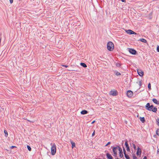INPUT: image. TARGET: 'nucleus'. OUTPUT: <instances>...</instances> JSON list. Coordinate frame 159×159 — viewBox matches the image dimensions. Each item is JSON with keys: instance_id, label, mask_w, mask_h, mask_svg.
Wrapping results in <instances>:
<instances>
[{"instance_id": "a211bd4d", "label": "nucleus", "mask_w": 159, "mask_h": 159, "mask_svg": "<svg viewBox=\"0 0 159 159\" xmlns=\"http://www.w3.org/2000/svg\"><path fill=\"white\" fill-rule=\"evenodd\" d=\"M152 101L154 103H156V104H159L158 102L156 99L153 98L152 99Z\"/></svg>"}, {"instance_id": "c9c22d12", "label": "nucleus", "mask_w": 159, "mask_h": 159, "mask_svg": "<svg viewBox=\"0 0 159 159\" xmlns=\"http://www.w3.org/2000/svg\"><path fill=\"white\" fill-rule=\"evenodd\" d=\"M13 0H9L10 3L11 4L13 2Z\"/></svg>"}, {"instance_id": "c85d7f7f", "label": "nucleus", "mask_w": 159, "mask_h": 159, "mask_svg": "<svg viewBox=\"0 0 159 159\" xmlns=\"http://www.w3.org/2000/svg\"><path fill=\"white\" fill-rule=\"evenodd\" d=\"M157 124L158 125H159V118H157Z\"/></svg>"}, {"instance_id": "4468645a", "label": "nucleus", "mask_w": 159, "mask_h": 159, "mask_svg": "<svg viewBox=\"0 0 159 159\" xmlns=\"http://www.w3.org/2000/svg\"><path fill=\"white\" fill-rule=\"evenodd\" d=\"M140 121H141L142 123H144L145 121V118L144 117H140Z\"/></svg>"}, {"instance_id": "6e6552de", "label": "nucleus", "mask_w": 159, "mask_h": 159, "mask_svg": "<svg viewBox=\"0 0 159 159\" xmlns=\"http://www.w3.org/2000/svg\"><path fill=\"white\" fill-rule=\"evenodd\" d=\"M137 72L139 75L140 76H143L144 75V72L141 69H138Z\"/></svg>"}, {"instance_id": "a878e982", "label": "nucleus", "mask_w": 159, "mask_h": 159, "mask_svg": "<svg viewBox=\"0 0 159 159\" xmlns=\"http://www.w3.org/2000/svg\"><path fill=\"white\" fill-rule=\"evenodd\" d=\"M123 150L124 154L125 155V154H126V151H125V148L124 147L123 148Z\"/></svg>"}, {"instance_id": "0eeeda50", "label": "nucleus", "mask_w": 159, "mask_h": 159, "mask_svg": "<svg viewBox=\"0 0 159 159\" xmlns=\"http://www.w3.org/2000/svg\"><path fill=\"white\" fill-rule=\"evenodd\" d=\"M126 32L127 34H136V33L135 32H134V31L130 30H126Z\"/></svg>"}, {"instance_id": "b1692460", "label": "nucleus", "mask_w": 159, "mask_h": 159, "mask_svg": "<svg viewBox=\"0 0 159 159\" xmlns=\"http://www.w3.org/2000/svg\"><path fill=\"white\" fill-rule=\"evenodd\" d=\"M156 133L157 135L159 136V129H157L156 131Z\"/></svg>"}, {"instance_id": "39448f33", "label": "nucleus", "mask_w": 159, "mask_h": 159, "mask_svg": "<svg viewBox=\"0 0 159 159\" xmlns=\"http://www.w3.org/2000/svg\"><path fill=\"white\" fill-rule=\"evenodd\" d=\"M118 149L117 147H114L112 148L114 156H116L117 154V150Z\"/></svg>"}, {"instance_id": "bb28decb", "label": "nucleus", "mask_w": 159, "mask_h": 159, "mask_svg": "<svg viewBox=\"0 0 159 159\" xmlns=\"http://www.w3.org/2000/svg\"><path fill=\"white\" fill-rule=\"evenodd\" d=\"M133 159H137V158L136 157L135 155H133Z\"/></svg>"}, {"instance_id": "aec40b11", "label": "nucleus", "mask_w": 159, "mask_h": 159, "mask_svg": "<svg viewBox=\"0 0 159 159\" xmlns=\"http://www.w3.org/2000/svg\"><path fill=\"white\" fill-rule=\"evenodd\" d=\"M116 65L118 67H120L121 65L120 63L118 62H116Z\"/></svg>"}, {"instance_id": "2eb2a0df", "label": "nucleus", "mask_w": 159, "mask_h": 159, "mask_svg": "<svg viewBox=\"0 0 159 159\" xmlns=\"http://www.w3.org/2000/svg\"><path fill=\"white\" fill-rule=\"evenodd\" d=\"M80 65L81 66L84 67H86L87 66L84 63L81 62L80 63Z\"/></svg>"}, {"instance_id": "423d86ee", "label": "nucleus", "mask_w": 159, "mask_h": 159, "mask_svg": "<svg viewBox=\"0 0 159 159\" xmlns=\"http://www.w3.org/2000/svg\"><path fill=\"white\" fill-rule=\"evenodd\" d=\"M127 96L129 98L132 97L133 95V92L131 90H128L126 93Z\"/></svg>"}, {"instance_id": "c03bdc74", "label": "nucleus", "mask_w": 159, "mask_h": 159, "mask_svg": "<svg viewBox=\"0 0 159 159\" xmlns=\"http://www.w3.org/2000/svg\"><path fill=\"white\" fill-rule=\"evenodd\" d=\"M117 159H119L118 158H117Z\"/></svg>"}, {"instance_id": "58836bf2", "label": "nucleus", "mask_w": 159, "mask_h": 159, "mask_svg": "<svg viewBox=\"0 0 159 159\" xmlns=\"http://www.w3.org/2000/svg\"><path fill=\"white\" fill-rule=\"evenodd\" d=\"M95 122V120H94L91 123V124H93Z\"/></svg>"}, {"instance_id": "1a4fd4ad", "label": "nucleus", "mask_w": 159, "mask_h": 159, "mask_svg": "<svg viewBox=\"0 0 159 159\" xmlns=\"http://www.w3.org/2000/svg\"><path fill=\"white\" fill-rule=\"evenodd\" d=\"M117 92L116 90L111 91L110 92V94L113 96H115L117 95Z\"/></svg>"}, {"instance_id": "ddd939ff", "label": "nucleus", "mask_w": 159, "mask_h": 159, "mask_svg": "<svg viewBox=\"0 0 159 159\" xmlns=\"http://www.w3.org/2000/svg\"><path fill=\"white\" fill-rule=\"evenodd\" d=\"M80 113L81 114L84 115L87 114L88 112L87 111L84 110L81 111Z\"/></svg>"}, {"instance_id": "72a5a7b5", "label": "nucleus", "mask_w": 159, "mask_h": 159, "mask_svg": "<svg viewBox=\"0 0 159 159\" xmlns=\"http://www.w3.org/2000/svg\"><path fill=\"white\" fill-rule=\"evenodd\" d=\"M157 51L158 52H159V46L157 47Z\"/></svg>"}, {"instance_id": "9b49d317", "label": "nucleus", "mask_w": 159, "mask_h": 159, "mask_svg": "<svg viewBox=\"0 0 159 159\" xmlns=\"http://www.w3.org/2000/svg\"><path fill=\"white\" fill-rule=\"evenodd\" d=\"M141 149L139 148L138 147L137 149V151L136 152V154L138 156L140 155L141 154Z\"/></svg>"}, {"instance_id": "7c9ffc66", "label": "nucleus", "mask_w": 159, "mask_h": 159, "mask_svg": "<svg viewBox=\"0 0 159 159\" xmlns=\"http://www.w3.org/2000/svg\"><path fill=\"white\" fill-rule=\"evenodd\" d=\"M123 153H121L120 154V157L121 158H122V157H123Z\"/></svg>"}, {"instance_id": "f257e3e1", "label": "nucleus", "mask_w": 159, "mask_h": 159, "mask_svg": "<svg viewBox=\"0 0 159 159\" xmlns=\"http://www.w3.org/2000/svg\"><path fill=\"white\" fill-rule=\"evenodd\" d=\"M145 108L147 110L154 112H156L157 110V109L156 107H153V106L152 105H150V104L149 103L146 104Z\"/></svg>"}, {"instance_id": "e433bc0d", "label": "nucleus", "mask_w": 159, "mask_h": 159, "mask_svg": "<svg viewBox=\"0 0 159 159\" xmlns=\"http://www.w3.org/2000/svg\"><path fill=\"white\" fill-rule=\"evenodd\" d=\"M94 134H95V131H94L93 133L92 134V136H93L94 135Z\"/></svg>"}, {"instance_id": "9d476101", "label": "nucleus", "mask_w": 159, "mask_h": 159, "mask_svg": "<svg viewBox=\"0 0 159 159\" xmlns=\"http://www.w3.org/2000/svg\"><path fill=\"white\" fill-rule=\"evenodd\" d=\"M125 146L126 148V150L127 151H130V149L129 148V146L128 143V141H126L125 142Z\"/></svg>"}, {"instance_id": "7ed1b4c3", "label": "nucleus", "mask_w": 159, "mask_h": 159, "mask_svg": "<svg viewBox=\"0 0 159 159\" xmlns=\"http://www.w3.org/2000/svg\"><path fill=\"white\" fill-rule=\"evenodd\" d=\"M107 48L108 50L110 51L113 50L114 48L113 43L111 41L109 42L107 44Z\"/></svg>"}, {"instance_id": "a19ab883", "label": "nucleus", "mask_w": 159, "mask_h": 159, "mask_svg": "<svg viewBox=\"0 0 159 159\" xmlns=\"http://www.w3.org/2000/svg\"><path fill=\"white\" fill-rule=\"evenodd\" d=\"M121 153H123L122 151V152H120V151L119 152V154H121Z\"/></svg>"}, {"instance_id": "393cba45", "label": "nucleus", "mask_w": 159, "mask_h": 159, "mask_svg": "<svg viewBox=\"0 0 159 159\" xmlns=\"http://www.w3.org/2000/svg\"><path fill=\"white\" fill-rule=\"evenodd\" d=\"M148 88L149 89H151V84L150 83H149L148 85Z\"/></svg>"}, {"instance_id": "79ce46f5", "label": "nucleus", "mask_w": 159, "mask_h": 159, "mask_svg": "<svg viewBox=\"0 0 159 159\" xmlns=\"http://www.w3.org/2000/svg\"><path fill=\"white\" fill-rule=\"evenodd\" d=\"M157 152H159V148L157 150Z\"/></svg>"}, {"instance_id": "cd10ccee", "label": "nucleus", "mask_w": 159, "mask_h": 159, "mask_svg": "<svg viewBox=\"0 0 159 159\" xmlns=\"http://www.w3.org/2000/svg\"><path fill=\"white\" fill-rule=\"evenodd\" d=\"M133 145V148L134 149H136V147L134 143L132 144Z\"/></svg>"}, {"instance_id": "dca6fc26", "label": "nucleus", "mask_w": 159, "mask_h": 159, "mask_svg": "<svg viewBox=\"0 0 159 159\" xmlns=\"http://www.w3.org/2000/svg\"><path fill=\"white\" fill-rule=\"evenodd\" d=\"M70 141L72 144V148H73L75 146V143L71 140H70Z\"/></svg>"}, {"instance_id": "20e7f679", "label": "nucleus", "mask_w": 159, "mask_h": 159, "mask_svg": "<svg viewBox=\"0 0 159 159\" xmlns=\"http://www.w3.org/2000/svg\"><path fill=\"white\" fill-rule=\"evenodd\" d=\"M128 50L130 53L133 55H135L137 53V51L132 48H128Z\"/></svg>"}, {"instance_id": "473e14b6", "label": "nucleus", "mask_w": 159, "mask_h": 159, "mask_svg": "<svg viewBox=\"0 0 159 159\" xmlns=\"http://www.w3.org/2000/svg\"><path fill=\"white\" fill-rule=\"evenodd\" d=\"M111 143V142H108V143H107V144L106 145H105V146H107L109 144H110Z\"/></svg>"}, {"instance_id": "2f4dec72", "label": "nucleus", "mask_w": 159, "mask_h": 159, "mask_svg": "<svg viewBox=\"0 0 159 159\" xmlns=\"http://www.w3.org/2000/svg\"><path fill=\"white\" fill-rule=\"evenodd\" d=\"M139 86H141L142 85V82L141 81H140L139 82Z\"/></svg>"}, {"instance_id": "4be33fe9", "label": "nucleus", "mask_w": 159, "mask_h": 159, "mask_svg": "<svg viewBox=\"0 0 159 159\" xmlns=\"http://www.w3.org/2000/svg\"><path fill=\"white\" fill-rule=\"evenodd\" d=\"M115 74L117 76H119L121 75V74L118 71H117L116 72Z\"/></svg>"}, {"instance_id": "f3484780", "label": "nucleus", "mask_w": 159, "mask_h": 159, "mask_svg": "<svg viewBox=\"0 0 159 159\" xmlns=\"http://www.w3.org/2000/svg\"><path fill=\"white\" fill-rule=\"evenodd\" d=\"M139 41H141L142 42L146 43L147 42V40L144 39H139Z\"/></svg>"}, {"instance_id": "c756f323", "label": "nucleus", "mask_w": 159, "mask_h": 159, "mask_svg": "<svg viewBox=\"0 0 159 159\" xmlns=\"http://www.w3.org/2000/svg\"><path fill=\"white\" fill-rule=\"evenodd\" d=\"M118 148L119 150V152L120 151V152H122V150L121 148L120 147H118Z\"/></svg>"}, {"instance_id": "f03ea898", "label": "nucleus", "mask_w": 159, "mask_h": 159, "mask_svg": "<svg viewBox=\"0 0 159 159\" xmlns=\"http://www.w3.org/2000/svg\"><path fill=\"white\" fill-rule=\"evenodd\" d=\"M51 154L52 155H54L56 153V145L55 143H51Z\"/></svg>"}, {"instance_id": "6ab92c4d", "label": "nucleus", "mask_w": 159, "mask_h": 159, "mask_svg": "<svg viewBox=\"0 0 159 159\" xmlns=\"http://www.w3.org/2000/svg\"><path fill=\"white\" fill-rule=\"evenodd\" d=\"M4 132L5 134V136L6 137H7L8 136V133L7 130H4Z\"/></svg>"}, {"instance_id": "4c0bfd02", "label": "nucleus", "mask_w": 159, "mask_h": 159, "mask_svg": "<svg viewBox=\"0 0 159 159\" xmlns=\"http://www.w3.org/2000/svg\"><path fill=\"white\" fill-rule=\"evenodd\" d=\"M121 1L123 2H125V0H121Z\"/></svg>"}, {"instance_id": "5701e85b", "label": "nucleus", "mask_w": 159, "mask_h": 159, "mask_svg": "<svg viewBox=\"0 0 159 159\" xmlns=\"http://www.w3.org/2000/svg\"><path fill=\"white\" fill-rule=\"evenodd\" d=\"M27 148L28 149V150L29 151H31V148H30V147L29 146L27 145Z\"/></svg>"}, {"instance_id": "f704fd0d", "label": "nucleus", "mask_w": 159, "mask_h": 159, "mask_svg": "<svg viewBox=\"0 0 159 159\" xmlns=\"http://www.w3.org/2000/svg\"><path fill=\"white\" fill-rule=\"evenodd\" d=\"M62 66H63L65 67H68V66L66 65H62Z\"/></svg>"}, {"instance_id": "37998d69", "label": "nucleus", "mask_w": 159, "mask_h": 159, "mask_svg": "<svg viewBox=\"0 0 159 159\" xmlns=\"http://www.w3.org/2000/svg\"><path fill=\"white\" fill-rule=\"evenodd\" d=\"M15 147V146H12L11 147V148H14Z\"/></svg>"}, {"instance_id": "412c9836", "label": "nucleus", "mask_w": 159, "mask_h": 159, "mask_svg": "<svg viewBox=\"0 0 159 159\" xmlns=\"http://www.w3.org/2000/svg\"><path fill=\"white\" fill-rule=\"evenodd\" d=\"M125 156L126 159H130L129 157V156L127 154H125Z\"/></svg>"}, {"instance_id": "a18cd8bd", "label": "nucleus", "mask_w": 159, "mask_h": 159, "mask_svg": "<svg viewBox=\"0 0 159 159\" xmlns=\"http://www.w3.org/2000/svg\"><path fill=\"white\" fill-rule=\"evenodd\" d=\"M98 159H100V158H98Z\"/></svg>"}, {"instance_id": "f8f14e48", "label": "nucleus", "mask_w": 159, "mask_h": 159, "mask_svg": "<svg viewBox=\"0 0 159 159\" xmlns=\"http://www.w3.org/2000/svg\"><path fill=\"white\" fill-rule=\"evenodd\" d=\"M106 156H107V158H108V159H113L112 156L109 153H107L106 154Z\"/></svg>"}, {"instance_id": "ea45409f", "label": "nucleus", "mask_w": 159, "mask_h": 159, "mask_svg": "<svg viewBox=\"0 0 159 159\" xmlns=\"http://www.w3.org/2000/svg\"><path fill=\"white\" fill-rule=\"evenodd\" d=\"M143 159H147L146 157L145 156Z\"/></svg>"}]
</instances>
